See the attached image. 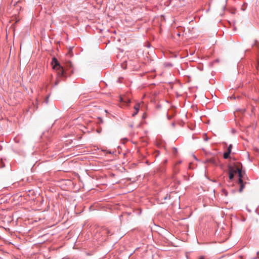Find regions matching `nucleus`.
<instances>
[{"instance_id": "nucleus-17", "label": "nucleus", "mask_w": 259, "mask_h": 259, "mask_svg": "<svg viewBox=\"0 0 259 259\" xmlns=\"http://www.w3.org/2000/svg\"><path fill=\"white\" fill-rule=\"evenodd\" d=\"M46 102H48V98L46 100Z\"/></svg>"}, {"instance_id": "nucleus-3", "label": "nucleus", "mask_w": 259, "mask_h": 259, "mask_svg": "<svg viewBox=\"0 0 259 259\" xmlns=\"http://www.w3.org/2000/svg\"><path fill=\"white\" fill-rule=\"evenodd\" d=\"M170 197V196L168 194H166L165 195H161L159 196V199L161 200V203H164L165 202L164 201L166 200L167 199H169Z\"/></svg>"}, {"instance_id": "nucleus-10", "label": "nucleus", "mask_w": 259, "mask_h": 259, "mask_svg": "<svg viewBox=\"0 0 259 259\" xmlns=\"http://www.w3.org/2000/svg\"><path fill=\"white\" fill-rule=\"evenodd\" d=\"M232 145L231 144H230L228 148H227V152H229L231 153V151H232Z\"/></svg>"}, {"instance_id": "nucleus-2", "label": "nucleus", "mask_w": 259, "mask_h": 259, "mask_svg": "<svg viewBox=\"0 0 259 259\" xmlns=\"http://www.w3.org/2000/svg\"><path fill=\"white\" fill-rule=\"evenodd\" d=\"M210 163L214 166H218L219 164V160L217 157L213 156L206 159L204 163Z\"/></svg>"}, {"instance_id": "nucleus-14", "label": "nucleus", "mask_w": 259, "mask_h": 259, "mask_svg": "<svg viewBox=\"0 0 259 259\" xmlns=\"http://www.w3.org/2000/svg\"><path fill=\"white\" fill-rule=\"evenodd\" d=\"M106 231H107V233L108 234H109V235H112V233L109 230H108Z\"/></svg>"}, {"instance_id": "nucleus-11", "label": "nucleus", "mask_w": 259, "mask_h": 259, "mask_svg": "<svg viewBox=\"0 0 259 259\" xmlns=\"http://www.w3.org/2000/svg\"><path fill=\"white\" fill-rule=\"evenodd\" d=\"M124 101H125V97H120V102H121L123 104H124Z\"/></svg>"}, {"instance_id": "nucleus-4", "label": "nucleus", "mask_w": 259, "mask_h": 259, "mask_svg": "<svg viewBox=\"0 0 259 259\" xmlns=\"http://www.w3.org/2000/svg\"><path fill=\"white\" fill-rule=\"evenodd\" d=\"M230 169L229 171V177L230 180H232V179H233V178L234 177V172H235V171L232 169V167H230Z\"/></svg>"}, {"instance_id": "nucleus-5", "label": "nucleus", "mask_w": 259, "mask_h": 259, "mask_svg": "<svg viewBox=\"0 0 259 259\" xmlns=\"http://www.w3.org/2000/svg\"><path fill=\"white\" fill-rule=\"evenodd\" d=\"M239 184H240V188H239V191L240 192H241L244 188V184L245 183L243 182V181H242V183H239Z\"/></svg>"}, {"instance_id": "nucleus-1", "label": "nucleus", "mask_w": 259, "mask_h": 259, "mask_svg": "<svg viewBox=\"0 0 259 259\" xmlns=\"http://www.w3.org/2000/svg\"><path fill=\"white\" fill-rule=\"evenodd\" d=\"M52 62L54 64L53 68H57L58 70V74L60 77H66L68 75H70L73 73V67L70 61H67L64 67L60 64L56 58H53Z\"/></svg>"}, {"instance_id": "nucleus-16", "label": "nucleus", "mask_w": 259, "mask_h": 259, "mask_svg": "<svg viewBox=\"0 0 259 259\" xmlns=\"http://www.w3.org/2000/svg\"><path fill=\"white\" fill-rule=\"evenodd\" d=\"M199 259H205V257L203 256H201L199 257Z\"/></svg>"}, {"instance_id": "nucleus-9", "label": "nucleus", "mask_w": 259, "mask_h": 259, "mask_svg": "<svg viewBox=\"0 0 259 259\" xmlns=\"http://www.w3.org/2000/svg\"><path fill=\"white\" fill-rule=\"evenodd\" d=\"M131 102V100L126 97H125L124 105H127Z\"/></svg>"}, {"instance_id": "nucleus-12", "label": "nucleus", "mask_w": 259, "mask_h": 259, "mask_svg": "<svg viewBox=\"0 0 259 259\" xmlns=\"http://www.w3.org/2000/svg\"><path fill=\"white\" fill-rule=\"evenodd\" d=\"M253 45L256 46L259 49V42L255 41Z\"/></svg>"}, {"instance_id": "nucleus-15", "label": "nucleus", "mask_w": 259, "mask_h": 259, "mask_svg": "<svg viewBox=\"0 0 259 259\" xmlns=\"http://www.w3.org/2000/svg\"><path fill=\"white\" fill-rule=\"evenodd\" d=\"M138 113V111H135V112L134 113H133V116H135L136 115H137V113Z\"/></svg>"}, {"instance_id": "nucleus-8", "label": "nucleus", "mask_w": 259, "mask_h": 259, "mask_svg": "<svg viewBox=\"0 0 259 259\" xmlns=\"http://www.w3.org/2000/svg\"><path fill=\"white\" fill-rule=\"evenodd\" d=\"M140 108V104H136L134 106V109L136 111L139 112Z\"/></svg>"}, {"instance_id": "nucleus-13", "label": "nucleus", "mask_w": 259, "mask_h": 259, "mask_svg": "<svg viewBox=\"0 0 259 259\" xmlns=\"http://www.w3.org/2000/svg\"><path fill=\"white\" fill-rule=\"evenodd\" d=\"M237 171L238 174H239V172H242L241 169L239 168H237Z\"/></svg>"}, {"instance_id": "nucleus-7", "label": "nucleus", "mask_w": 259, "mask_h": 259, "mask_svg": "<svg viewBox=\"0 0 259 259\" xmlns=\"http://www.w3.org/2000/svg\"><path fill=\"white\" fill-rule=\"evenodd\" d=\"M238 174V177H239V180H238V183H242L243 180H242V172H239Z\"/></svg>"}, {"instance_id": "nucleus-6", "label": "nucleus", "mask_w": 259, "mask_h": 259, "mask_svg": "<svg viewBox=\"0 0 259 259\" xmlns=\"http://www.w3.org/2000/svg\"><path fill=\"white\" fill-rule=\"evenodd\" d=\"M230 155V153L227 151L226 152H224V153L223 154V157L225 159H227L229 158Z\"/></svg>"}]
</instances>
